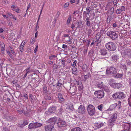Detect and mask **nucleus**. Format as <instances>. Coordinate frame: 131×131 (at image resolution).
I'll return each mask as SVG.
<instances>
[{"mask_svg": "<svg viewBox=\"0 0 131 131\" xmlns=\"http://www.w3.org/2000/svg\"><path fill=\"white\" fill-rule=\"evenodd\" d=\"M83 86L82 84H80L78 86V90L80 91H81L83 89Z\"/></svg>", "mask_w": 131, "mask_h": 131, "instance_id": "obj_39", "label": "nucleus"}, {"mask_svg": "<svg viewBox=\"0 0 131 131\" xmlns=\"http://www.w3.org/2000/svg\"><path fill=\"white\" fill-rule=\"evenodd\" d=\"M90 77V75L88 74V75H85L84 76V78L85 80L88 79Z\"/></svg>", "mask_w": 131, "mask_h": 131, "instance_id": "obj_48", "label": "nucleus"}, {"mask_svg": "<svg viewBox=\"0 0 131 131\" xmlns=\"http://www.w3.org/2000/svg\"><path fill=\"white\" fill-rule=\"evenodd\" d=\"M117 114L116 113H114L112 114L108 121L109 125L111 126L114 125L117 118Z\"/></svg>", "mask_w": 131, "mask_h": 131, "instance_id": "obj_4", "label": "nucleus"}, {"mask_svg": "<svg viewBox=\"0 0 131 131\" xmlns=\"http://www.w3.org/2000/svg\"><path fill=\"white\" fill-rule=\"evenodd\" d=\"M91 40L90 39H89L88 41H87V46H89V44H90L91 42Z\"/></svg>", "mask_w": 131, "mask_h": 131, "instance_id": "obj_61", "label": "nucleus"}, {"mask_svg": "<svg viewBox=\"0 0 131 131\" xmlns=\"http://www.w3.org/2000/svg\"><path fill=\"white\" fill-rule=\"evenodd\" d=\"M103 107V104H101L98 106L97 108L100 111H102V110Z\"/></svg>", "mask_w": 131, "mask_h": 131, "instance_id": "obj_36", "label": "nucleus"}, {"mask_svg": "<svg viewBox=\"0 0 131 131\" xmlns=\"http://www.w3.org/2000/svg\"><path fill=\"white\" fill-rule=\"evenodd\" d=\"M71 20V16L70 15L67 20V24L68 25L70 22Z\"/></svg>", "mask_w": 131, "mask_h": 131, "instance_id": "obj_32", "label": "nucleus"}, {"mask_svg": "<svg viewBox=\"0 0 131 131\" xmlns=\"http://www.w3.org/2000/svg\"><path fill=\"white\" fill-rule=\"evenodd\" d=\"M120 67L126 70H127V68L126 65L121 64Z\"/></svg>", "mask_w": 131, "mask_h": 131, "instance_id": "obj_41", "label": "nucleus"}, {"mask_svg": "<svg viewBox=\"0 0 131 131\" xmlns=\"http://www.w3.org/2000/svg\"><path fill=\"white\" fill-rule=\"evenodd\" d=\"M77 23L78 24L77 26L76 27L77 28L78 27H80L81 26V25L82 24V22L80 21H77Z\"/></svg>", "mask_w": 131, "mask_h": 131, "instance_id": "obj_33", "label": "nucleus"}, {"mask_svg": "<svg viewBox=\"0 0 131 131\" xmlns=\"http://www.w3.org/2000/svg\"><path fill=\"white\" fill-rule=\"evenodd\" d=\"M104 123L100 122L99 123H95L94 124V128L95 129L99 128L103 126Z\"/></svg>", "mask_w": 131, "mask_h": 131, "instance_id": "obj_12", "label": "nucleus"}, {"mask_svg": "<svg viewBox=\"0 0 131 131\" xmlns=\"http://www.w3.org/2000/svg\"><path fill=\"white\" fill-rule=\"evenodd\" d=\"M54 126L52 125H47L45 127L46 131H51L52 129L54 128Z\"/></svg>", "mask_w": 131, "mask_h": 131, "instance_id": "obj_16", "label": "nucleus"}, {"mask_svg": "<svg viewBox=\"0 0 131 131\" xmlns=\"http://www.w3.org/2000/svg\"><path fill=\"white\" fill-rule=\"evenodd\" d=\"M77 62V60H75L73 62L72 66L73 67H75L76 66V64Z\"/></svg>", "mask_w": 131, "mask_h": 131, "instance_id": "obj_49", "label": "nucleus"}, {"mask_svg": "<svg viewBox=\"0 0 131 131\" xmlns=\"http://www.w3.org/2000/svg\"><path fill=\"white\" fill-rule=\"evenodd\" d=\"M125 7L124 6H122L121 8L117 9L116 11V13L117 14H119L121 13L123 11H125Z\"/></svg>", "mask_w": 131, "mask_h": 131, "instance_id": "obj_14", "label": "nucleus"}, {"mask_svg": "<svg viewBox=\"0 0 131 131\" xmlns=\"http://www.w3.org/2000/svg\"><path fill=\"white\" fill-rule=\"evenodd\" d=\"M127 44V43L126 42H123L122 43H119V45L121 46L122 47L124 46L125 45H126Z\"/></svg>", "mask_w": 131, "mask_h": 131, "instance_id": "obj_38", "label": "nucleus"}, {"mask_svg": "<svg viewBox=\"0 0 131 131\" xmlns=\"http://www.w3.org/2000/svg\"><path fill=\"white\" fill-rule=\"evenodd\" d=\"M112 97L114 99H122L125 97V95L123 92H117L114 93Z\"/></svg>", "mask_w": 131, "mask_h": 131, "instance_id": "obj_7", "label": "nucleus"}, {"mask_svg": "<svg viewBox=\"0 0 131 131\" xmlns=\"http://www.w3.org/2000/svg\"><path fill=\"white\" fill-rule=\"evenodd\" d=\"M34 123H30L28 125V128L30 129H35Z\"/></svg>", "mask_w": 131, "mask_h": 131, "instance_id": "obj_24", "label": "nucleus"}, {"mask_svg": "<svg viewBox=\"0 0 131 131\" xmlns=\"http://www.w3.org/2000/svg\"><path fill=\"white\" fill-rule=\"evenodd\" d=\"M45 99L46 100H50L51 99V97L49 95H47L46 96Z\"/></svg>", "mask_w": 131, "mask_h": 131, "instance_id": "obj_43", "label": "nucleus"}, {"mask_svg": "<svg viewBox=\"0 0 131 131\" xmlns=\"http://www.w3.org/2000/svg\"><path fill=\"white\" fill-rule=\"evenodd\" d=\"M42 103L43 106H46V102L45 101H43L42 102Z\"/></svg>", "mask_w": 131, "mask_h": 131, "instance_id": "obj_58", "label": "nucleus"}, {"mask_svg": "<svg viewBox=\"0 0 131 131\" xmlns=\"http://www.w3.org/2000/svg\"><path fill=\"white\" fill-rule=\"evenodd\" d=\"M128 83H129L130 86H131V78L129 79L128 81Z\"/></svg>", "mask_w": 131, "mask_h": 131, "instance_id": "obj_64", "label": "nucleus"}, {"mask_svg": "<svg viewBox=\"0 0 131 131\" xmlns=\"http://www.w3.org/2000/svg\"><path fill=\"white\" fill-rule=\"evenodd\" d=\"M77 69L76 68L74 67L73 68L72 70V71L73 73L74 74L76 75L77 73Z\"/></svg>", "mask_w": 131, "mask_h": 131, "instance_id": "obj_29", "label": "nucleus"}, {"mask_svg": "<svg viewBox=\"0 0 131 131\" xmlns=\"http://www.w3.org/2000/svg\"><path fill=\"white\" fill-rule=\"evenodd\" d=\"M7 15L9 17L12 18L14 16L11 13H8L7 14Z\"/></svg>", "mask_w": 131, "mask_h": 131, "instance_id": "obj_46", "label": "nucleus"}, {"mask_svg": "<svg viewBox=\"0 0 131 131\" xmlns=\"http://www.w3.org/2000/svg\"><path fill=\"white\" fill-rule=\"evenodd\" d=\"M112 85L115 88L118 89L122 87V85L120 83H112Z\"/></svg>", "mask_w": 131, "mask_h": 131, "instance_id": "obj_20", "label": "nucleus"}, {"mask_svg": "<svg viewBox=\"0 0 131 131\" xmlns=\"http://www.w3.org/2000/svg\"><path fill=\"white\" fill-rule=\"evenodd\" d=\"M66 60H64V58H63L61 60V63L63 66V67L64 68L67 65L66 63Z\"/></svg>", "mask_w": 131, "mask_h": 131, "instance_id": "obj_31", "label": "nucleus"}, {"mask_svg": "<svg viewBox=\"0 0 131 131\" xmlns=\"http://www.w3.org/2000/svg\"><path fill=\"white\" fill-rule=\"evenodd\" d=\"M77 111L79 113L84 114L86 110L84 105H81L79 107Z\"/></svg>", "mask_w": 131, "mask_h": 131, "instance_id": "obj_10", "label": "nucleus"}, {"mask_svg": "<svg viewBox=\"0 0 131 131\" xmlns=\"http://www.w3.org/2000/svg\"><path fill=\"white\" fill-rule=\"evenodd\" d=\"M106 35L112 40H115L118 38V35L116 32L114 31H107Z\"/></svg>", "mask_w": 131, "mask_h": 131, "instance_id": "obj_5", "label": "nucleus"}, {"mask_svg": "<svg viewBox=\"0 0 131 131\" xmlns=\"http://www.w3.org/2000/svg\"><path fill=\"white\" fill-rule=\"evenodd\" d=\"M17 111L20 114L22 113L23 112V111L21 109L18 110Z\"/></svg>", "mask_w": 131, "mask_h": 131, "instance_id": "obj_63", "label": "nucleus"}, {"mask_svg": "<svg viewBox=\"0 0 131 131\" xmlns=\"http://www.w3.org/2000/svg\"><path fill=\"white\" fill-rule=\"evenodd\" d=\"M57 106L54 105H52L50 106L48 109V111L50 113H54L56 111Z\"/></svg>", "mask_w": 131, "mask_h": 131, "instance_id": "obj_13", "label": "nucleus"}, {"mask_svg": "<svg viewBox=\"0 0 131 131\" xmlns=\"http://www.w3.org/2000/svg\"><path fill=\"white\" fill-rule=\"evenodd\" d=\"M71 131H82V129L80 128L77 127L72 129Z\"/></svg>", "mask_w": 131, "mask_h": 131, "instance_id": "obj_26", "label": "nucleus"}, {"mask_svg": "<svg viewBox=\"0 0 131 131\" xmlns=\"http://www.w3.org/2000/svg\"><path fill=\"white\" fill-rule=\"evenodd\" d=\"M35 42L34 40V38H31L30 40V42L31 44H33Z\"/></svg>", "mask_w": 131, "mask_h": 131, "instance_id": "obj_52", "label": "nucleus"}, {"mask_svg": "<svg viewBox=\"0 0 131 131\" xmlns=\"http://www.w3.org/2000/svg\"><path fill=\"white\" fill-rule=\"evenodd\" d=\"M86 30L88 32V34L89 35H90L92 32V30L91 29L88 27H86Z\"/></svg>", "mask_w": 131, "mask_h": 131, "instance_id": "obj_35", "label": "nucleus"}, {"mask_svg": "<svg viewBox=\"0 0 131 131\" xmlns=\"http://www.w3.org/2000/svg\"><path fill=\"white\" fill-rule=\"evenodd\" d=\"M13 10L15 11H16V12L19 13V11L20 10L18 8L16 9H13Z\"/></svg>", "mask_w": 131, "mask_h": 131, "instance_id": "obj_60", "label": "nucleus"}, {"mask_svg": "<svg viewBox=\"0 0 131 131\" xmlns=\"http://www.w3.org/2000/svg\"><path fill=\"white\" fill-rule=\"evenodd\" d=\"M69 3H66L64 5V8H66L67 7H68L69 5Z\"/></svg>", "mask_w": 131, "mask_h": 131, "instance_id": "obj_55", "label": "nucleus"}, {"mask_svg": "<svg viewBox=\"0 0 131 131\" xmlns=\"http://www.w3.org/2000/svg\"><path fill=\"white\" fill-rule=\"evenodd\" d=\"M56 57H57L56 56L52 54L49 56V59L50 60H52L54 58H56Z\"/></svg>", "mask_w": 131, "mask_h": 131, "instance_id": "obj_40", "label": "nucleus"}, {"mask_svg": "<svg viewBox=\"0 0 131 131\" xmlns=\"http://www.w3.org/2000/svg\"><path fill=\"white\" fill-rule=\"evenodd\" d=\"M28 124V123L27 122V121L26 120H24V121L23 124L24 126H25L26 125H27Z\"/></svg>", "mask_w": 131, "mask_h": 131, "instance_id": "obj_51", "label": "nucleus"}, {"mask_svg": "<svg viewBox=\"0 0 131 131\" xmlns=\"http://www.w3.org/2000/svg\"><path fill=\"white\" fill-rule=\"evenodd\" d=\"M88 67L86 64H84L82 66V69L84 71H86L88 70Z\"/></svg>", "mask_w": 131, "mask_h": 131, "instance_id": "obj_28", "label": "nucleus"}, {"mask_svg": "<svg viewBox=\"0 0 131 131\" xmlns=\"http://www.w3.org/2000/svg\"><path fill=\"white\" fill-rule=\"evenodd\" d=\"M35 129L40 127L42 126V124L41 123H38V122H35L34 123Z\"/></svg>", "mask_w": 131, "mask_h": 131, "instance_id": "obj_27", "label": "nucleus"}, {"mask_svg": "<svg viewBox=\"0 0 131 131\" xmlns=\"http://www.w3.org/2000/svg\"><path fill=\"white\" fill-rule=\"evenodd\" d=\"M23 96L24 97H25L26 99H28V98L27 95L26 94L24 93L23 95Z\"/></svg>", "mask_w": 131, "mask_h": 131, "instance_id": "obj_59", "label": "nucleus"}, {"mask_svg": "<svg viewBox=\"0 0 131 131\" xmlns=\"http://www.w3.org/2000/svg\"><path fill=\"white\" fill-rule=\"evenodd\" d=\"M124 54L129 57H131V50L129 49H125L124 50Z\"/></svg>", "mask_w": 131, "mask_h": 131, "instance_id": "obj_18", "label": "nucleus"}, {"mask_svg": "<svg viewBox=\"0 0 131 131\" xmlns=\"http://www.w3.org/2000/svg\"><path fill=\"white\" fill-rule=\"evenodd\" d=\"M58 96L60 103L63 102L64 101V99L62 97V94L61 93H59L58 94Z\"/></svg>", "mask_w": 131, "mask_h": 131, "instance_id": "obj_21", "label": "nucleus"}, {"mask_svg": "<svg viewBox=\"0 0 131 131\" xmlns=\"http://www.w3.org/2000/svg\"><path fill=\"white\" fill-rule=\"evenodd\" d=\"M112 17L111 16H109L107 18L106 22L107 24H108L107 25V26L108 27L106 26V24L105 25V27L106 28H107L108 27H110V25L109 24V23L111 21L112 19Z\"/></svg>", "mask_w": 131, "mask_h": 131, "instance_id": "obj_17", "label": "nucleus"}, {"mask_svg": "<svg viewBox=\"0 0 131 131\" xmlns=\"http://www.w3.org/2000/svg\"><path fill=\"white\" fill-rule=\"evenodd\" d=\"M94 94L98 98L101 99L104 97V93L103 90H99L95 91L94 93Z\"/></svg>", "mask_w": 131, "mask_h": 131, "instance_id": "obj_9", "label": "nucleus"}, {"mask_svg": "<svg viewBox=\"0 0 131 131\" xmlns=\"http://www.w3.org/2000/svg\"><path fill=\"white\" fill-rule=\"evenodd\" d=\"M3 131H10L9 129L6 127H3Z\"/></svg>", "mask_w": 131, "mask_h": 131, "instance_id": "obj_62", "label": "nucleus"}, {"mask_svg": "<svg viewBox=\"0 0 131 131\" xmlns=\"http://www.w3.org/2000/svg\"><path fill=\"white\" fill-rule=\"evenodd\" d=\"M101 54L103 56H105L106 54L107 53V50L105 49H101L100 51Z\"/></svg>", "mask_w": 131, "mask_h": 131, "instance_id": "obj_19", "label": "nucleus"}, {"mask_svg": "<svg viewBox=\"0 0 131 131\" xmlns=\"http://www.w3.org/2000/svg\"><path fill=\"white\" fill-rule=\"evenodd\" d=\"M104 90L107 92H109L110 90L107 86H105L104 88Z\"/></svg>", "mask_w": 131, "mask_h": 131, "instance_id": "obj_45", "label": "nucleus"}, {"mask_svg": "<svg viewBox=\"0 0 131 131\" xmlns=\"http://www.w3.org/2000/svg\"><path fill=\"white\" fill-rule=\"evenodd\" d=\"M87 110L89 114L93 116L95 113V107L92 105L89 104L88 106Z\"/></svg>", "mask_w": 131, "mask_h": 131, "instance_id": "obj_6", "label": "nucleus"}, {"mask_svg": "<svg viewBox=\"0 0 131 131\" xmlns=\"http://www.w3.org/2000/svg\"><path fill=\"white\" fill-rule=\"evenodd\" d=\"M106 74L110 75H113L116 74L117 70L113 66L107 67L106 71Z\"/></svg>", "mask_w": 131, "mask_h": 131, "instance_id": "obj_3", "label": "nucleus"}, {"mask_svg": "<svg viewBox=\"0 0 131 131\" xmlns=\"http://www.w3.org/2000/svg\"><path fill=\"white\" fill-rule=\"evenodd\" d=\"M26 73H28L30 72V68L29 67L26 70Z\"/></svg>", "mask_w": 131, "mask_h": 131, "instance_id": "obj_57", "label": "nucleus"}, {"mask_svg": "<svg viewBox=\"0 0 131 131\" xmlns=\"http://www.w3.org/2000/svg\"><path fill=\"white\" fill-rule=\"evenodd\" d=\"M106 48L111 51H114L116 48V46L114 43L112 42H109L107 43L105 45Z\"/></svg>", "mask_w": 131, "mask_h": 131, "instance_id": "obj_1", "label": "nucleus"}, {"mask_svg": "<svg viewBox=\"0 0 131 131\" xmlns=\"http://www.w3.org/2000/svg\"><path fill=\"white\" fill-rule=\"evenodd\" d=\"M14 117L12 116H8L6 117L7 119L9 121H11L13 119Z\"/></svg>", "mask_w": 131, "mask_h": 131, "instance_id": "obj_30", "label": "nucleus"}, {"mask_svg": "<svg viewBox=\"0 0 131 131\" xmlns=\"http://www.w3.org/2000/svg\"><path fill=\"white\" fill-rule=\"evenodd\" d=\"M58 67L57 65L54 64L53 67V69L55 70H57L58 69Z\"/></svg>", "mask_w": 131, "mask_h": 131, "instance_id": "obj_42", "label": "nucleus"}, {"mask_svg": "<svg viewBox=\"0 0 131 131\" xmlns=\"http://www.w3.org/2000/svg\"><path fill=\"white\" fill-rule=\"evenodd\" d=\"M8 55L11 58H12L13 57V56L11 53V52L9 51L7 52Z\"/></svg>", "mask_w": 131, "mask_h": 131, "instance_id": "obj_56", "label": "nucleus"}, {"mask_svg": "<svg viewBox=\"0 0 131 131\" xmlns=\"http://www.w3.org/2000/svg\"><path fill=\"white\" fill-rule=\"evenodd\" d=\"M43 91L45 92H47V88L46 86L44 85L43 86Z\"/></svg>", "mask_w": 131, "mask_h": 131, "instance_id": "obj_50", "label": "nucleus"}, {"mask_svg": "<svg viewBox=\"0 0 131 131\" xmlns=\"http://www.w3.org/2000/svg\"><path fill=\"white\" fill-rule=\"evenodd\" d=\"M104 31V30H101L100 31L98 32L95 36V38L96 40L95 41V42L97 43V46L98 44L101 42V37L103 36Z\"/></svg>", "mask_w": 131, "mask_h": 131, "instance_id": "obj_2", "label": "nucleus"}, {"mask_svg": "<svg viewBox=\"0 0 131 131\" xmlns=\"http://www.w3.org/2000/svg\"><path fill=\"white\" fill-rule=\"evenodd\" d=\"M86 22L85 23L86 25L88 27H90L91 24V23L90 21V19L89 17H87L86 19Z\"/></svg>", "mask_w": 131, "mask_h": 131, "instance_id": "obj_25", "label": "nucleus"}, {"mask_svg": "<svg viewBox=\"0 0 131 131\" xmlns=\"http://www.w3.org/2000/svg\"><path fill=\"white\" fill-rule=\"evenodd\" d=\"M77 89L75 86H71L69 90V93H70L72 95H75L76 92L77 91Z\"/></svg>", "mask_w": 131, "mask_h": 131, "instance_id": "obj_11", "label": "nucleus"}, {"mask_svg": "<svg viewBox=\"0 0 131 131\" xmlns=\"http://www.w3.org/2000/svg\"><path fill=\"white\" fill-rule=\"evenodd\" d=\"M62 48L66 50L67 48V46L65 44H63L62 45Z\"/></svg>", "mask_w": 131, "mask_h": 131, "instance_id": "obj_53", "label": "nucleus"}, {"mask_svg": "<svg viewBox=\"0 0 131 131\" xmlns=\"http://www.w3.org/2000/svg\"><path fill=\"white\" fill-rule=\"evenodd\" d=\"M118 2V1L117 0H114L113 1V3L114 6H117V4Z\"/></svg>", "mask_w": 131, "mask_h": 131, "instance_id": "obj_47", "label": "nucleus"}, {"mask_svg": "<svg viewBox=\"0 0 131 131\" xmlns=\"http://www.w3.org/2000/svg\"><path fill=\"white\" fill-rule=\"evenodd\" d=\"M29 97L30 98V101L32 102L34 101L35 98L31 94H29Z\"/></svg>", "mask_w": 131, "mask_h": 131, "instance_id": "obj_34", "label": "nucleus"}, {"mask_svg": "<svg viewBox=\"0 0 131 131\" xmlns=\"http://www.w3.org/2000/svg\"><path fill=\"white\" fill-rule=\"evenodd\" d=\"M112 59L113 61L116 62L119 59V57L117 54L113 55L112 57Z\"/></svg>", "mask_w": 131, "mask_h": 131, "instance_id": "obj_22", "label": "nucleus"}, {"mask_svg": "<svg viewBox=\"0 0 131 131\" xmlns=\"http://www.w3.org/2000/svg\"><path fill=\"white\" fill-rule=\"evenodd\" d=\"M128 104L130 106H131V94L128 99Z\"/></svg>", "mask_w": 131, "mask_h": 131, "instance_id": "obj_44", "label": "nucleus"}, {"mask_svg": "<svg viewBox=\"0 0 131 131\" xmlns=\"http://www.w3.org/2000/svg\"><path fill=\"white\" fill-rule=\"evenodd\" d=\"M91 9L90 8V7H89L87 8H86V10L87 11L86 12V14L88 15H89L90 13V12L91 11Z\"/></svg>", "mask_w": 131, "mask_h": 131, "instance_id": "obj_37", "label": "nucleus"}, {"mask_svg": "<svg viewBox=\"0 0 131 131\" xmlns=\"http://www.w3.org/2000/svg\"><path fill=\"white\" fill-rule=\"evenodd\" d=\"M124 74L123 73H118L116 74H115L114 75V77L115 78H122Z\"/></svg>", "mask_w": 131, "mask_h": 131, "instance_id": "obj_23", "label": "nucleus"}, {"mask_svg": "<svg viewBox=\"0 0 131 131\" xmlns=\"http://www.w3.org/2000/svg\"><path fill=\"white\" fill-rule=\"evenodd\" d=\"M57 85L59 87L61 86L62 85V84L60 82H59V81H58V82L57 83Z\"/></svg>", "mask_w": 131, "mask_h": 131, "instance_id": "obj_54", "label": "nucleus"}, {"mask_svg": "<svg viewBox=\"0 0 131 131\" xmlns=\"http://www.w3.org/2000/svg\"><path fill=\"white\" fill-rule=\"evenodd\" d=\"M57 120V118L56 117H54L50 118L49 121V122L51 124L53 125L56 123Z\"/></svg>", "mask_w": 131, "mask_h": 131, "instance_id": "obj_15", "label": "nucleus"}, {"mask_svg": "<svg viewBox=\"0 0 131 131\" xmlns=\"http://www.w3.org/2000/svg\"><path fill=\"white\" fill-rule=\"evenodd\" d=\"M57 124L58 127L59 128L65 127L67 126L66 122L60 118H59L58 119Z\"/></svg>", "mask_w": 131, "mask_h": 131, "instance_id": "obj_8", "label": "nucleus"}]
</instances>
